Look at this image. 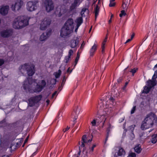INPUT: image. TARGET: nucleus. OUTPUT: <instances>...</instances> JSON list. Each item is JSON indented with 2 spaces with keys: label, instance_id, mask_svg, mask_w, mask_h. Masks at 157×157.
<instances>
[{
  "label": "nucleus",
  "instance_id": "obj_1",
  "mask_svg": "<svg viewBox=\"0 0 157 157\" xmlns=\"http://www.w3.org/2000/svg\"><path fill=\"white\" fill-rule=\"evenodd\" d=\"M157 121V117L155 114L151 112L147 115L144 120V122L141 125V128L144 130L151 127L155 123H156Z\"/></svg>",
  "mask_w": 157,
  "mask_h": 157
},
{
  "label": "nucleus",
  "instance_id": "obj_2",
  "mask_svg": "<svg viewBox=\"0 0 157 157\" xmlns=\"http://www.w3.org/2000/svg\"><path fill=\"white\" fill-rule=\"evenodd\" d=\"M29 24V20L25 17L22 16H18L14 21L13 27L16 29H21Z\"/></svg>",
  "mask_w": 157,
  "mask_h": 157
},
{
  "label": "nucleus",
  "instance_id": "obj_3",
  "mask_svg": "<svg viewBox=\"0 0 157 157\" xmlns=\"http://www.w3.org/2000/svg\"><path fill=\"white\" fill-rule=\"evenodd\" d=\"M34 67L33 65L25 63L19 67V70L22 74L24 72L26 71L28 76H33L35 73Z\"/></svg>",
  "mask_w": 157,
  "mask_h": 157
},
{
  "label": "nucleus",
  "instance_id": "obj_4",
  "mask_svg": "<svg viewBox=\"0 0 157 157\" xmlns=\"http://www.w3.org/2000/svg\"><path fill=\"white\" fill-rule=\"evenodd\" d=\"M46 85V81L44 80H42L37 83L34 89H33V87L31 89H30L29 93H34L40 92L45 87Z\"/></svg>",
  "mask_w": 157,
  "mask_h": 157
},
{
  "label": "nucleus",
  "instance_id": "obj_5",
  "mask_svg": "<svg viewBox=\"0 0 157 157\" xmlns=\"http://www.w3.org/2000/svg\"><path fill=\"white\" fill-rule=\"evenodd\" d=\"M73 32V30L69 28L68 27L63 25L60 31V36L62 38H65Z\"/></svg>",
  "mask_w": 157,
  "mask_h": 157
},
{
  "label": "nucleus",
  "instance_id": "obj_6",
  "mask_svg": "<svg viewBox=\"0 0 157 157\" xmlns=\"http://www.w3.org/2000/svg\"><path fill=\"white\" fill-rule=\"evenodd\" d=\"M33 82V79L32 78H27V79L24 81L23 87L26 92H29V90L32 88V84Z\"/></svg>",
  "mask_w": 157,
  "mask_h": 157
},
{
  "label": "nucleus",
  "instance_id": "obj_7",
  "mask_svg": "<svg viewBox=\"0 0 157 157\" xmlns=\"http://www.w3.org/2000/svg\"><path fill=\"white\" fill-rule=\"evenodd\" d=\"M92 140V139H91L88 140L86 135H83L82 138V140L81 142H79V144L80 145L79 147V151L78 153V155H80L81 151V149L82 148H84L85 147V144H87L90 142Z\"/></svg>",
  "mask_w": 157,
  "mask_h": 157
},
{
  "label": "nucleus",
  "instance_id": "obj_8",
  "mask_svg": "<svg viewBox=\"0 0 157 157\" xmlns=\"http://www.w3.org/2000/svg\"><path fill=\"white\" fill-rule=\"evenodd\" d=\"M37 1H30L28 2L26 5L27 10L29 11L32 12L36 10L37 8Z\"/></svg>",
  "mask_w": 157,
  "mask_h": 157
},
{
  "label": "nucleus",
  "instance_id": "obj_9",
  "mask_svg": "<svg viewBox=\"0 0 157 157\" xmlns=\"http://www.w3.org/2000/svg\"><path fill=\"white\" fill-rule=\"evenodd\" d=\"M44 5L46 11L50 12L54 9V6L53 1L52 0H45Z\"/></svg>",
  "mask_w": 157,
  "mask_h": 157
},
{
  "label": "nucleus",
  "instance_id": "obj_10",
  "mask_svg": "<svg viewBox=\"0 0 157 157\" xmlns=\"http://www.w3.org/2000/svg\"><path fill=\"white\" fill-rule=\"evenodd\" d=\"M51 23V20L48 18H45L42 21L40 25V29L41 30H44L46 29Z\"/></svg>",
  "mask_w": 157,
  "mask_h": 157
},
{
  "label": "nucleus",
  "instance_id": "obj_11",
  "mask_svg": "<svg viewBox=\"0 0 157 157\" xmlns=\"http://www.w3.org/2000/svg\"><path fill=\"white\" fill-rule=\"evenodd\" d=\"M23 4V2L21 0H17L15 2L14 5H12L11 8L12 10L13 11L15 10L18 11L21 7Z\"/></svg>",
  "mask_w": 157,
  "mask_h": 157
},
{
  "label": "nucleus",
  "instance_id": "obj_12",
  "mask_svg": "<svg viewBox=\"0 0 157 157\" xmlns=\"http://www.w3.org/2000/svg\"><path fill=\"white\" fill-rule=\"evenodd\" d=\"M13 32L11 29H8L1 31V36L3 38H8L12 35Z\"/></svg>",
  "mask_w": 157,
  "mask_h": 157
},
{
  "label": "nucleus",
  "instance_id": "obj_13",
  "mask_svg": "<svg viewBox=\"0 0 157 157\" xmlns=\"http://www.w3.org/2000/svg\"><path fill=\"white\" fill-rule=\"evenodd\" d=\"M81 107L79 106H77L74 109V111L72 113V117L74 121L76 120L78 117V116L80 112Z\"/></svg>",
  "mask_w": 157,
  "mask_h": 157
},
{
  "label": "nucleus",
  "instance_id": "obj_14",
  "mask_svg": "<svg viewBox=\"0 0 157 157\" xmlns=\"http://www.w3.org/2000/svg\"><path fill=\"white\" fill-rule=\"evenodd\" d=\"M9 7L8 6H2L0 9V13L3 16H6L8 13Z\"/></svg>",
  "mask_w": 157,
  "mask_h": 157
},
{
  "label": "nucleus",
  "instance_id": "obj_15",
  "mask_svg": "<svg viewBox=\"0 0 157 157\" xmlns=\"http://www.w3.org/2000/svg\"><path fill=\"white\" fill-rule=\"evenodd\" d=\"M81 0H74L73 3L71 4L70 7V10L72 11L76 9L77 7L79 6Z\"/></svg>",
  "mask_w": 157,
  "mask_h": 157
},
{
  "label": "nucleus",
  "instance_id": "obj_16",
  "mask_svg": "<svg viewBox=\"0 0 157 157\" xmlns=\"http://www.w3.org/2000/svg\"><path fill=\"white\" fill-rule=\"evenodd\" d=\"M74 23L73 20L72 18H69L64 24V26L68 27L73 30L74 27L73 25Z\"/></svg>",
  "mask_w": 157,
  "mask_h": 157
},
{
  "label": "nucleus",
  "instance_id": "obj_17",
  "mask_svg": "<svg viewBox=\"0 0 157 157\" xmlns=\"http://www.w3.org/2000/svg\"><path fill=\"white\" fill-rule=\"evenodd\" d=\"M96 117L97 118H96L97 122L99 124L102 123V124L103 125L106 119L105 116L103 115H97Z\"/></svg>",
  "mask_w": 157,
  "mask_h": 157
},
{
  "label": "nucleus",
  "instance_id": "obj_18",
  "mask_svg": "<svg viewBox=\"0 0 157 157\" xmlns=\"http://www.w3.org/2000/svg\"><path fill=\"white\" fill-rule=\"evenodd\" d=\"M125 151L124 150L122 147H119L117 152V155L115 154L114 157H118V156H124L125 155Z\"/></svg>",
  "mask_w": 157,
  "mask_h": 157
},
{
  "label": "nucleus",
  "instance_id": "obj_19",
  "mask_svg": "<svg viewBox=\"0 0 157 157\" xmlns=\"http://www.w3.org/2000/svg\"><path fill=\"white\" fill-rule=\"evenodd\" d=\"M51 30L47 33H44L40 36V41H43L47 39L50 35Z\"/></svg>",
  "mask_w": 157,
  "mask_h": 157
},
{
  "label": "nucleus",
  "instance_id": "obj_20",
  "mask_svg": "<svg viewBox=\"0 0 157 157\" xmlns=\"http://www.w3.org/2000/svg\"><path fill=\"white\" fill-rule=\"evenodd\" d=\"M17 124L18 122L17 121L12 123H8L7 127L9 129H14L17 128Z\"/></svg>",
  "mask_w": 157,
  "mask_h": 157
},
{
  "label": "nucleus",
  "instance_id": "obj_21",
  "mask_svg": "<svg viewBox=\"0 0 157 157\" xmlns=\"http://www.w3.org/2000/svg\"><path fill=\"white\" fill-rule=\"evenodd\" d=\"M97 45L95 44H94V45L90 49L89 53L90 56L92 57L94 55L97 49Z\"/></svg>",
  "mask_w": 157,
  "mask_h": 157
},
{
  "label": "nucleus",
  "instance_id": "obj_22",
  "mask_svg": "<svg viewBox=\"0 0 157 157\" xmlns=\"http://www.w3.org/2000/svg\"><path fill=\"white\" fill-rule=\"evenodd\" d=\"M78 43V40L77 39L71 40L70 41V45L72 48H75Z\"/></svg>",
  "mask_w": 157,
  "mask_h": 157
},
{
  "label": "nucleus",
  "instance_id": "obj_23",
  "mask_svg": "<svg viewBox=\"0 0 157 157\" xmlns=\"http://www.w3.org/2000/svg\"><path fill=\"white\" fill-rule=\"evenodd\" d=\"M21 140H20V141H19L16 143V145H14L13 144H11L10 148L13 151H14L17 148L21 146Z\"/></svg>",
  "mask_w": 157,
  "mask_h": 157
},
{
  "label": "nucleus",
  "instance_id": "obj_24",
  "mask_svg": "<svg viewBox=\"0 0 157 157\" xmlns=\"http://www.w3.org/2000/svg\"><path fill=\"white\" fill-rule=\"evenodd\" d=\"M156 80H151L149 79L147 82V85L151 88L156 85Z\"/></svg>",
  "mask_w": 157,
  "mask_h": 157
},
{
  "label": "nucleus",
  "instance_id": "obj_25",
  "mask_svg": "<svg viewBox=\"0 0 157 157\" xmlns=\"http://www.w3.org/2000/svg\"><path fill=\"white\" fill-rule=\"evenodd\" d=\"M75 22L77 25V28H78L83 22L82 17L77 18L75 21Z\"/></svg>",
  "mask_w": 157,
  "mask_h": 157
},
{
  "label": "nucleus",
  "instance_id": "obj_26",
  "mask_svg": "<svg viewBox=\"0 0 157 157\" xmlns=\"http://www.w3.org/2000/svg\"><path fill=\"white\" fill-rule=\"evenodd\" d=\"M130 3V0H123L122 7L123 9L126 10L127 9L128 6Z\"/></svg>",
  "mask_w": 157,
  "mask_h": 157
},
{
  "label": "nucleus",
  "instance_id": "obj_27",
  "mask_svg": "<svg viewBox=\"0 0 157 157\" xmlns=\"http://www.w3.org/2000/svg\"><path fill=\"white\" fill-rule=\"evenodd\" d=\"M8 124V123L7 122V120L6 118H5L0 121V127H7Z\"/></svg>",
  "mask_w": 157,
  "mask_h": 157
},
{
  "label": "nucleus",
  "instance_id": "obj_28",
  "mask_svg": "<svg viewBox=\"0 0 157 157\" xmlns=\"http://www.w3.org/2000/svg\"><path fill=\"white\" fill-rule=\"evenodd\" d=\"M28 101H29V105L30 107L34 106L35 103H36L33 97L29 99Z\"/></svg>",
  "mask_w": 157,
  "mask_h": 157
},
{
  "label": "nucleus",
  "instance_id": "obj_29",
  "mask_svg": "<svg viewBox=\"0 0 157 157\" xmlns=\"http://www.w3.org/2000/svg\"><path fill=\"white\" fill-rule=\"evenodd\" d=\"M94 12H95V19H96L98 15L99 12V8L98 6L97 5L94 9Z\"/></svg>",
  "mask_w": 157,
  "mask_h": 157
},
{
  "label": "nucleus",
  "instance_id": "obj_30",
  "mask_svg": "<svg viewBox=\"0 0 157 157\" xmlns=\"http://www.w3.org/2000/svg\"><path fill=\"white\" fill-rule=\"evenodd\" d=\"M151 88L149 86H145L144 87V89L143 91V93L145 94L148 93Z\"/></svg>",
  "mask_w": 157,
  "mask_h": 157
},
{
  "label": "nucleus",
  "instance_id": "obj_31",
  "mask_svg": "<svg viewBox=\"0 0 157 157\" xmlns=\"http://www.w3.org/2000/svg\"><path fill=\"white\" fill-rule=\"evenodd\" d=\"M36 102H38L40 101L42 98V96L41 95H38L36 96L33 97Z\"/></svg>",
  "mask_w": 157,
  "mask_h": 157
},
{
  "label": "nucleus",
  "instance_id": "obj_32",
  "mask_svg": "<svg viewBox=\"0 0 157 157\" xmlns=\"http://www.w3.org/2000/svg\"><path fill=\"white\" fill-rule=\"evenodd\" d=\"M61 73V71L60 70H58V72H55L54 75L56 78H58L59 77Z\"/></svg>",
  "mask_w": 157,
  "mask_h": 157
},
{
  "label": "nucleus",
  "instance_id": "obj_33",
  "mask_svg": "<svg viewBox=\"0 0 157 157\" xmlns=\"http://www.w3.org/2000/svg\"><path fill=\"white\" fill-rule=\"evenodd\" d=\"M104 111L105 112H107V114H109L110 113L112 112L113 109L111 107H110L108 109H105V108Z\"/></svg>",
  "mask_w": 157,
  "mask_h": 157
},
{
  "label": "nucleus",
  "instance_id": "obj_34",
  "mask_svg": "<svg viewBox=\"0 0 157 157\" xmlns=\"http://www.w3.org/2000/svg\"><path fill=\"white\" fill-rule=\"evenodd\" d=\"M134 149L135 152L138 154L140 153L142 150L141 147L138 146L135 147Z\"/></svg>",
  "mask_w": 157,
  "mask_h": 157
},
{
  "label": "nucleus",
  "instance_id": "obj_35",
  "mask_svg": "<svg viewBox=\"0 0 157 157\" xmlns=\"http://www.w3.org/2000/svg\"><path fill=\"white\" fill-rule=\"evenodd\" d=\"M133 125H131L130 126V128L131 129V133L132 134V138L134 137V135L133 133V130H134V127H135V125H134V126Z\"/></svg>",
  "mask_w": 157,
  "mask_h": 157
},
{
  "label": "nucleus",
  "instance_id": "obj_36",
  "mask_svg": "<svg viewBox=\"0 0 157 157\" xmlns=\"http://www.w3.org/2000/svg\"><path fill=\"white\" fill-rule=\"evenodd\" d=\"M115 0H110V3L109 6L110 7L114 6L115 5V3L114 2Z\"/></svg>",
  "mask_w": 157,
  "mask_h": 157
},
{
  "label": "nucleus",
  "instance_id": "obj_37",
  "mask_svg": "<svg viewBox=\"0 0 157 157\" xmlns=\"http://www.w3.org/2000/svg\"><path fill=\"white\" fill-rule=\"evenodd\" d=\"M66 77L65 75L63 76V80H62V82L61 83V87H63V85L66 82Z\"/></svg>",
  "mask_w": 157,
  "mask_h": 157
},
{
  "label": "nucleus",
  "instance_id": "obj_38",
  "mask_svg": "<svg viewBox=\"0 0 157 157\" xmlns=\"http://www.w3.org/2000/svg\"><path fill=\"white\" fill-rule=\"evenodd\" d=\"M126 15V13L125 11L124 10H122L121 11V13L119 14V16L120 17H122L123 16H125Z\"/></svg>",
  "mask_w": 157,
  "mask_h": 157
},
{
  "label": "nucleus",
  "instance_id": "obj_39",
  "mask_svg": "<svg viewBox=\"0 0 157 157\" xmlns=\"http://www.w3.org/2000/svg\"><path fill=\"white\" fill-rule=\"evenodd\" d=\"M136 155L135 153L131 152L129 153L128 157H136Z\"/></svg>",
  "mask_w": 157,
  "mask_h": 157
},
{
  "label": "nucleus",
  "instance_id": "obj_40",
  "mask_svg": "<svg viewBox=\"0 0 157 157\" xmlns=\"http://www.w3.org/2000/svg\"><path fill=\"white\" fill-rule=\"evenodd\" d=\"M156 136H157V135L156 136H155V137L152 138L151 141L152 143L155 144L157 142V139H156Z\"/></svg>",
  "mask_w": 157,
  "mask_h": 157
},
{
  "label": "nucleus",
  "instance_id": "obj_41",
  "mask_svg": "<svg viewBox=\"0 0 157 157\" xmlns=\"http://www.w3.org/2000/svg\"><path fill=\"white\" fill-rule=\"evenodd\" d=\"M137 70V68L136 69L134 68L133 69H131V70L130 71H129L130 72H131L132 74V75H134V74L136 72Z\"/></svg>",
  "mask_w": 157,
  "mask_h": 157
},
{
  "label": "nucleus",
  "instance_id": "obj_42",
  "mask_svg": "<svg viewBox=\"0 0 157 157\" xmlns=\"http://www.w3.org/2000/svg\"><path fill=\"white\" fill-rule=\"evenodd\" d=\"M79 58V55H78V53L77 54V56L76 57V58L75 59V66L77 64L78 62V60Z\"/></svg>",
  "mask_w": 157,
  "mask_h": 157
},
{
  "label": "nucleus",
  "instance_id": "obj_43",
  "mask_svg": "<svg viewBox=\"0 0 157 157\" xmlns=\"http://www.w3.org/2000/svg\"><path fill=\"white\" fill-rule=\"evenodd\" d=\"M70 58L71 57H70V56H66L65 58V62L66 63H67L70 60Z\"/></svg>",
  "mask_w": 157,
  "mask_h": 157
},
{
  "label": "nucleus",
  "instance_id": "obj_44",
  "mask_svg": "<svg viewBox=\"0 0 157 157\" xmlns=\"http://www.w3.org/2000/svg\"><path fill=\"white\" fill-rule=\"evenodd\" d=\"M96 122H97L96 119H94L91 122V124H92V125L93 126H95Z\"/></svg>",
  "mask_w": 157,
  "mask_h": 157
},
{
  "label": "nucleus",
  "instance_id": "obj_45",
  "mask_svg": "<svg viewBox=\"0 0 157 157\" xmlns=\"http://www.w3.org/2000/svg\"><path fill=\"white\" fill-rule=\"evenodd\" d=\"M85 44V42L84 41H83L81 44V46L80 47V49L82 50Z\"/></svg>",
  "mask_w": 157,
  "mask_h": 157
},
{
  "label": "nucleus",
  "instance_id": "obj_46",
  "mask_svg": "<svg viewBox=\"0 0 157 157\" xmlns=\"http://www.w3.org/2000/svg\"><path fill=\"white\" fill-rule=\"evenodd\" d=\"M87 10V9L86 8H84L82 9L81 12V13L82 16L83 14H84V13Z\"/></svg>",
  "mask_w": 157,
  "mask_h": 157
},
{
  "label": "nucleus",
  "instance_id": "obj_47",
  "mask_svg": "<svg viewBox=\"0 0 157 157\" xmlns=\"http://www.w3.org/2000/svg\"><path fill=\"white\" fill-rule=\"evenodd\" d=\"M136 109V106H134L131 111V114H133L134 113Z\"/></svg>",
  "mask_w": 157,
  "mask_h": 157
},
{
  "label": "nucleus",
  "instance_id": "obj_48",
  "mask_svg": "<svg viewBox=\"0 0 157 157\" xmlns=\"http://www.w3.org/2000/svg\"><path fill=\"white\" fill-rule=\"evenodd\" d=\"M5 63V61L3 59H0V66L2 65Z\"/></svg>",
  "mask_w": 157,
  "mask_h": 157
},
{
  "label": "nucleus",
  "instance_id": "obj_49",
  "mask_svg": "<svg viewBox=\"0 0 157 157\" xmlns=\"http://www.w3.org/2000/svg\"><path fill=\"white\" fill-rule=\"evenodd\" d=\"M73 53V51L72 49H70L69 50L68 52V56H70L71 57V56L72 55Z\"/></svg>",
  "mask_w": 157,
  "mask_h": 157
},
{
  "label": "nucleus",
  "instance_id": "obj_50",
  "mask_svg": "<svg viewBox=\"0 0 157 157\" xmlns=\"http://www.w3.org/2000/svg\"><path fill=\"white\" fill-rule=\"evenodd\" d=\"M109 136V132H107L106 136V137L105 142V144L106 143V142L108 140Z\"/></svg>",
  "mask_w": 157,
  "mask_h": 157
},
{
  "label": "nucleus",
  "instance_id": "obj_51",
  "mask_svg": "<svg viewBox=\"0 0 157 157\" xmlns=\"http://www.w3.org/2000/svg\"><path fill=\"white\" fill-rule=\"evenodd\" d=\"M105 45H104V44H103V45L102 44V45H101V48H102L101 52H102V53H104V51H105Z\"/></svg>",
  "mask_w": 157,
  "mask_h": 157
},
{
  "label": "nucleus",
  "instance_id": "obj_52",
  "mask_svg": "<svg viewBox=\"0 0 157 157\" xmlns=\"http://www.w3.org/2000/svg\"><path fill=\"white\" fill-rule=\"evenodd\" d=\"M107 40V37L106 36L105 39H104V40L102 42V44H103V45L104 44V45H105V43L106 42Z\"/></svg>",
  "mask_w": 157,
  "mask_h": 157
},
{
  "label": "nucleus",
  "instance_id": "obj_53",
  "mask_svg": "<svg viewBox=\"0 0 157 157\" xmlns=\"http://www.w3.org/2000/svg\"><path fill=\"white\" fill-rule=\"evenodd\" d=\"M69 128H70L68 126H67V127L66 128L63 129V131L64 132H65L67 131L68 130Z\"/></svg>",
  "mask_w": 157,
  "mask_h": 157
},
{
  "label": "nucleus",
  "instance_id": "obj_54",
  "mask_svg": "<svg viewBox=\"0 0 157 157\" xmlns=\"http://www.w3.org/2000/svg\"><path fill=\"white\" fill-rule=\"evenodd\" d=\"M51 82H53V83L52 84V85H55L56 84V79H53L51 80Z\"/></svg>",
  "mask_w": 157,
  "mask_h": 157
},
{
  "label": "nucleus",
  "instance_id": "obj_55",
  "mask_svg": "<svg viewBox=\"0 0 157 157\" xmlns=\"http://www.w3.org/2000/svg\"><path fill=\"white\" fill-rule=\"evenodd\" d=\"M96 146V145L95 144H93L92 147L91 148V152H92L94 150V148Z\"/></svg>",
  "mask_w": 157,
  "mask_h": 157
},
{
  "label": "nucleus",
  "instance_id": "obj_56",
  "mask_svg": "<svg viewBox=\"0 0 157 157\" xmlns=\"http://www.w3.org/2000/svg\"><path fill=\"white\" fill-rule=\"evenodd\" d=\"M57 91H55L54 92V93L52 94V98H53L57 94Z\"/></svg>",
  "mask_w": 157,
  "mask_h": 157
},
{
  "label": "nucleus",
  "instance_id": "obj_57",
  "mask_svg": "<svg viewBox=\"0 0 157 157\" xmlns=\"http://www.w3.org/2000/svg\"><path fill=\"white\" fill-rule=\"evenodd\" d=\"M128 82H125V84H124V86L123 88V90H124L126 88V87L127 85L128 84Z\"/></svg>",
  "mask_w": 157,
  "mask_h": 157
},
{
  "label": "nucleus",
  "instance_id": "obj_58",
  "mask_svg": "<svg viewBox=\"0 0 157 157\" xmlns=\"http://www.w3.org/2000/svg\"><path fill=\"white\" fill-rule=\"evenodd\" d=\"M122 78H119L117 80V82L119 83H120L122 81Z\"/></svg>",
  "mask_w": 157,
  "mask_h": 157
},
{
  "label": "nucleus",
  "instance_id": "obj_59",
  "mask_svg": "<svg viewBox=\"0 0 157 157\" xmlns=\"http://www.w3.org/2000/svg\"><path fill=\"white\" fill-rule=\"evenodd\" d=\"M156 72V71H155V73ZM156 77H155V74H154L152 77V80H156Z\"/></svg>",
  "mask_w": 157,
  "mask_h": 157
},
{
  "label": "nucleus",
  "instance_id": "obj_60",
  "mask_svg": "<svg viewBox=\"0 0 157 157\" xmlns=\"http://www.w3.org/2000/svg\"><path fill=\"white\" fill-rule=\"evenodd\" d=\"M37 154L36 151H35L34 153H33L30 156V157H33L36 154Z\"/></svg>",
  "mask_w": 157,
  "mask_h": 157
},
{
  "label": "nucleus",
  "instance_id": "obj_61",
  "mask_svg": "<svg viewBox=\"0 0 157 157\" xmlns=\"http://www.w3.org/2000/svg\"><path fill=\"white\" fill-rule=\"evenodd\" d=\"M128 68V67H127V68H125L124 70V74L125 75H126L127 74V68Z\"/></svg>",
  "mask_w": 157,
  "mask_h": 157
},
{
  "label": "nucleus",
  "instance_id": "obj_62",
  "mask_svg": "<svg viewBox=\"0 0 157 157\" xmlns=\"http://www.w3.org/2000/svg\"><path fill=\"white\" fill-rule=\"evenodd\" d=\"M135 34L134 33H132V35H131V39L132 40L133 38H134V36H135Z\"/></svg>",
  "mask_w": 157,
  "mask_h": 157
},
{
  "label": "nucleus",
  "instance_id": "obj_63",
  "mask_svg": "<svg viewBox=\"0 0 157 157\" xmlns=\"http://www.w3.org/2000/svg\"><path fill=\"white\" fill-rule=\"evenodd\" d=\"M72 70H70V68H68L67 71V73L70 72L71 73L72 72Z\"/></svg>",
  "mask_w": 157,
  "mask_h": 157
},
{
  "label": "nucleus",
  "instance_id": "obj_64",
  "mask_svg": "<svg viewBox=\"0 0 157 157\" xmlns=\"http://www.w3.org/2000/svg\"><path fill=\"white\" fill-rule=\"evenodd\" d=\"M131 40H132L131 39H128L126 40V41L125 42V44H126L127 43L130 42Z\"/></svg>",
  "mask_w": 157,
  "mask_h": 157
}]
</instances>
